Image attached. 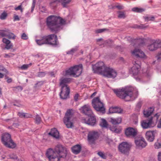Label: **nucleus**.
<instances>
[{"label": "nucleus", "instance_id": "f257e3e1", "mask_svg": "<svg viewBox=\"0 0 161 161\" xmlns=\"http://www.w3.org/2000/svg\"><path fill=\"white\" fill-rule=\"evenodd\" d=\"M66 148L61 145H58L54 150L48 149L46 155L50 161H60L61 158H64L66 156Z\"/></svg>", "mask_w": 161, "mask_h": 161}, {"label": "nucleus", "instance_id": "f03ea898", "mask_svg": "<svg viewBox=\"0 0 161 161\" xmlns=\"http://www.w3.org/2000/svg\"><path fill=\"white\" fill-rule=\"evenodd\" d=\"M92 69L95 72L99 73L108 78H114L117 75L116 72L114 69L105 67L102 62H98L92 65Z\"/></svg>", "mask_w": 161, "mask_h": 161}, {"label": "nucleus", "instance_id": "7ed1b4c3", "mask_svg": "<svg viewBox=\"0 0 161 161\" xmlns=\"http://www.w3.org/2000/svg\"><path fill=\"white\" fill-rule=\"evenodd\" d=\"M65 21L60 17L55 15L49 16L47 19V25L52 32L56 33L61 29V26Z\"/></svg>", "mask_w": 161, "mask_h": 161}, {"label": "nucleus", "instance_id": "20e7f679", "mask_svg": "<svg viewBox=\"0 0 161 161\" xmlns=\"http://www.w3.org/2000/svg\"><path fill=\"white\" fill-rule=\"evenodd\" d=\"M113 90L117 96L123 99H125L127 97L130 98H135L138 94V92L136 91L135 93L134 88L131 87H126L121 89H113Z\"/></svg>", "mask_w": 161, "mask_h": 161}, {"label": "nucleus", "instance_id": "39448f33", "mask_svg": "<svg viewBox=\"0 0 161 161\" xmlns=\"http://www.w3.org/2000/svg\"><path fill=\"white\" fill-rule=\"evenodd\" d=\"M82 71V65L80 64L70 68L63 72V75L65 76L72 75L74 77L79 76L81 73Z\"/></svg>", "mask_w": 161, "mask_h": 161}, {"label": "nucleus", "instance_id": "423d86ee", "mask_svg": "<svg viewBox=\"0 0 161 161\" xmlns=\"http://www.w3.org/2000/svg\"><path fill=\"white\" fill-rule=\"evenodd\" d=\"M2 141L3 143L6 147L14 148L16 147V145L11 139V135L8 133L3 134L2 137Z\"/></svg>", "mask_w": 161, "mask_h": 161}, {"label": "nucleus", "instance_id": "0eeeda50", "mask_svg": "<svg viewBox=\"0 0 161 161\" xmlns=\"http://www.w3.org/2000/svg\"><path fill=\"white\" fill-rule=\"evenodd\" d=\"M147 48L150 51H154L161 48V40L150 39L147 45Z\"/></svg>", "mask_w": 161, "mask_h": 161}, {"label": "nucleus", "instance_id": "6e6552de", "mask_svg": "<svg viewBox=\"0 0 161 161\" xmlns=\"http://www.w3.org/2000/svg\"><path fill=\"white\" fill-rule=\"evenodd\" d=\"M81 112L89 117L88 121H96L95 116L93 113L90 106L86 104L82 107L80 109Z\"/></svg>", "mask_w": 161, "mask_h": 161}, {"label": "nucleus", "instance_id": "1a4fd4ad", "mask_svg": "<svg viewBox=\"0 0 161 161\" xmlns=\"http://www.w3.org/2000/svg\"><path fill=\"white\" fill-rule=\"evenodd\" d=\"M92 105L94 108L97 111H99L103 114L105 113V109L104 104L101 101L99 97H95L93 99Z\"/></svg>", "mask_w": 161, "mask_h": 161}, {"label": "nucleus", "instance_id": "9d476101", "mask_svg": "<svg viewBox=\"0 0 161 161\" xmlns=\"http://www.w3.org/2000/svg\"><path fill=\"white\" fill-rule=\"evenodd\" d=\"M133 63L134 65L130 70V72L133 75H136L138 74L140 70V62L138 60L136 61L134 59Z\"/></svg>", "mask_w": 161, "mask_h": 161}, {"label": "nucleus", "instance_id": "9b49d317", "mask_svg": "<svg viewBox=\"0 0 161 161\" xmlns=\"http://www.w3.org/2000/svg\"><path fill=\"white\" fill-rule=\"evenodd\" d=\"M130 145L126 142H122L119 146V150L122 153L127 155L130 150Z\"/></svg>", "mask_w": 161, "mask_h": 161}, {"label": "nucleus", "instance_id": "f8f14e48", "mask_svg": "<svg viewBox=\"0 0 161 161\" xmlns=\"http://www.w3.org/2000/svg\"><path fill=\"white\" fill-rule=\"evenodd\" d=\"M98 137L99 134L97 132L94 131H90L87 136L88 142L90 144L94 143Z\"/></svg>", "mask_w": 161, "mask_h": 161}, {"label": "nucleus", "instance_id": "ddd939ff", "mask_svg": "<svg viewBox=\"0 0 161 161\" xmlns=\"http://www.w3.org/2000/svg\"><path fill=\"white\" fill-rule=\"evenodd\" d=\"M137 132L136 129L132 127H128L125 130L126 136L129 138L134 137L137 135Z\"/></svg>", "mask_w": 161, "mask_h": 161}, {"label": "nucleus", "instance_id": "4468645a", "mask_svg": "<svg viewBox=\"0 0 161 161\" xmlns=\"http://www.w3.org/2000/svg\"><path fill=\"white\" fill-rule=\"evenodd\" d=\"M47 44L57 45V36L55 34H51L46 36Z\"/></svg>", "mask_w": 161, "mask_h": 161}, {"label": "nucleus", "instance_id": "2eb2a0df", "mask_svg": "<svg viewBox=\"0 0 161 161\" xmlns=\"http://www.w3.org/2000/svg\"><path fill=\"white\" fill-rule=\"evenodd\" d=\"M135 143L136 146L139 148L145 147L147 145L145 139L142 136L136 138L135 140Z\"/></svg>", "mask_w": 161, "mask_h": 161}, {"label": "nucleus", "instance_id": "dca6fc26", "mask_svg": "<svg viewBox=\"0 0 161 161\" xmlns=\"http://www.w3.org/2000/svg\"><path fill=\"white\" fill-rule=\"evenodd\" d=\"M70 93L69 87H61V92L60 93V98L63 99H66L69 97Z\"/></svg>", "mask_w": 161, "mask_h": 161}, {"label": "nucleus", "instance_id": "f3484780", "mask_svg": "<svg viewBox=\"0 0 161 161\" xmlns=\"http://www.w3.org/2000/svg\"><path fill=\"white\" fill-rule=\"evenodd\" d=\"M156 124V121H141V125L143 129H147L154 127Z\"/></svg>", "mask_w": 161, "mask_h": 161}, {"label": "nucleus", "instance_id": "a211bd4d", "mask_svg": "<svg viewBox=\"0 0 161 161\" xmlns=\"http://www.w3.org/2000/svg\"><path fill=\"white\" fill-rule=\"evenodd\" d=\"M157 133L156 130L147 131L145 134L146 138L147 140L150 142H153L155 136Z\"/></svg>", "mask_w": 161, "mask_h": 161}, {"label": "nucleus", "instance_id": "6ab92c4d", "mask_svg": "<svg viewBox=\"0 0 161 161\" xmlns=\"http://www.w3.org/2000/svg\"><path fill=\"white\" fill-rule=\"evenodd\" d=\"M134 58H146V56L143 52L139 49H135L132 52Z\"/></svg>", "mask_w": 161, "mask_h": 161}, {"label": "nucleus", "instance_id": "aec40b11", "mask_svg": "<svg viewBox=\"0 0 161 161\" xmlns=\"http://www.w3.org/2000/svg\"><path fill=\"white\" fill-rule=\"evenodd\" d=\"M72 81V79L70 78H62L60 79V86L61 87H69L67 84Z\"/></svg>", "mask_w": 161, "mask_h": 161}, {"label": "nucleus", "instance_id": "412c9836", "mask_svg": "<svg viewBox=\"0 0 161 161\" xmlns=\"http://www.w3.org/2000/svg\"><path fill=\"white\" fill-rule=\"evenodd\" d=\"M74 112L72 109H68L65 113L64 121H69L74 116Z\"/></svg>", "mask_w": 161, "mask_h": 161}, {"label": "nucleus", "instance_id": "4be33fe9", "mask_svg": "<svg viewBox=\"0 0 161 161\" xmlns=\"http://www.w3.org/2000/svg\"><path fill=\"white\" fill-rule=\"evenodd\" d=\"M48 134L56 139H58L59 137V132L55 128L51 129Z\"/></svg>", "mask_w": 161, "mask_h": 161}, {"label": "nucleus", "instance_id": "5701e85b", "mask_svg": "<svg viewBox=\"0 0 161 161\" xmlns=\"http://www.w3.org/2000/svg\"><path fill=\"white\" fill-rule=\"evenodd\" d=\"M81 146L79 144L76 145L71 148L72 152L75 154L79 153L81 151Z\"/></svg>", "mask_w": 161, "mask_h": 161}, {"label": "nucleus", "instance_id": "b1692460", "mask_svg": "<svg viewBox=\"0 0 161 161\" xmlns=\"http://www.w3.org/2000/svg\"><path fill=\"white\" fill-rule=\"evenodd\" d=\"M123 110L120 108L115 107L110 108L109 110V112L110 113H122Z\"/></svg>", "mask_w": 161, "mask_h": 161}, {"label": "nucleus", "instance_id": "393cba45", "mask_svg": "<svg viewBox=\"0 0 161 161\" xmlns=\"http://www.w3.org/2000/svg\"><path fill=\"white\" fill-rule=\"evenodd\" d=\"M36 42L38 45H41L43 44H47L46 36H44L39 40H36Z\"/></svg>", "mask_w": 161, "mask_h": 161}, {"label": "nucleus", "instance_id": "a878e982", "mask_svg": "<svg viewBox=\"0 0 161 161\" xmlns=\"http://www.w3.org/2000/svg\"><path fill=\"white\" fill-rule=\"evenodd\" d=\"M154 110V108L153 107H150L147 109L143 111L144 115L146 117H148L152 114Z\"/></svg>", "mask_w": 161, "mask_h": 161}, {"label": "nucleus", "instance_id": "bb28decb", "mask_svg": "<svg viewBox=\"0 0 161 161\" xmlns=\"http://www.w3.org/2000/svg\"><path fill=\"white\" fill-rule=\"evenodd\" d=\"M83 122L89 126L92 127L96 126L97 124V121H83Z\"/></svg>", "mask_w": 161, "mask_h": 161}, {"label": "nucleus", "instance_id": "cd10ccee", "mask_svg": "<svg viewBox=\"0 0 161 161\" xmlns=\"http://www.w3.org/2000/svg\"><path fill=\"white\" fill-rule=\"evenodd\" d=\"M99 125L102 128H107L109 127L107 121H101Z\"/></svg>", "mask_w": 161, "mask_h": 161}, {"label": "nucleus", "instance_id": "c85d7f7f", "mask_svg": "<svg viewBox=\"0 0 161 161\" xmlns=\"http://www.w3.org/2000/svg\"><path fill=\"white\" fill-rule=\"evenodd\" d=\"M59 2L60 3V0H51L50 2V5L52 7H55Z\"/></svg>", "mask_w": 161, "mask_h": 161}, {"label": "nucleus", "instance_id": "c756f323", "mask_svg": "<svg viewBox=\"0 0 161 161\" xmlns=\"http://www.w3.org/2000/svg\"><path fill=\"white\" fill-rule=\"evenodd\" d=\"M132 10L134 12L137 13H141L145 11V9L143 8H138L137 7L132 8Z\"/></svg>", "mask_w": 161, "mask_h": 161}, {"label": "nucleus", "instance_id": "7c9ffc66", "mask_svg": "<svg viewBox=\"0 0 161 161\" xmlns=\"http://www.w3.org/2000/svg\"><path fill=\"white\" fill-rule=\"evenodd\" d=\"M8 31V30L6 29L4 30H0V36H6Z\"/></svg>", "mask_w": 161, "mask_h": 161}, {"label": "nucleus", "instance_id": "2f4dec72", "mask_svg": "<svg viewBox=\"0 0 161 161\" xmlns=\"http://www.w3.org/2000/svg\"><path fill=\"white\" fill-rule=\"evenodd\" d=\"M6 36L9 39H14L15 37V35L13 33L9 32L8 30Z\"/></svg>", "mask_w": 161, "mask_h": 161}, {"label": "nucleus", "instance_id": "473e14b6", "mask_svg": "<svg viewBox=\"0 0 161 161\" xmlns=\"http://www.w3.org/2000/svg\"><path fill=\"white\" fill-rule=\"evenodd\" d=\"M64 123L68 128H72L73 126V123L71 121H64Z\"/></svg>", "mask_w": 161, "mask_h": 161}, {"label": "nucleus", "instance_id": "72a5a7b5", "mask_svg": "<svg viewBox=\"0 0 161 161\" xmlns=\"http://www.w3.org/2000/svg\"><path fill=\"white\" fill-rule=\"evenodd\" d=\"M118 18H125L126 17V16L125 13L123 12L119 11L118 12Z\"/></svg>", "mask_w": 161, "mask_h": 161}, {"label": "nucleus", "instance_id": "f704fd0d", "mask_svg": "<svg viewBox=\"0 0 161 161\" xmlns=\"http://www.w3.org/2000/svg\"><path fill=\"white\" fill-rule=\"evenodd\" d=\"M144 19L146 21H153L154 17L153 16H146L144 17Z\"/></svg>", "mask_w": 161, "mask_h": 161}, {"label": "nucleus", "instance_id": "c9c22d12", "mask_svg": "<svg viewBox=\"0 0 161 161\" xmlns=\"http://www.w3.org/2000/svg\"><path fill=\"white\" fill-rule=\"evenodd\" d=\"M71 0H60V3L64 7H65L67 4L69 3Z\"/></svg>", "mask_w": 161, "mask_h": 161}, {"label": "nucleus", "instance_id": "e433bc0d", "mask_svg": "<svg viewBox=\"0 0 161 161\" xmlns=\"http://www.w3.org/2000/svg\"><path fill=\"white\" fill-rule=\"evenodd\" d=\"M7 13L5 11H4L0 16V19L2 20L5 19L7 17Z\"/></svg>", "mask_w": 161, "mask_h": 161}, {"label": "nucleus", "instance_id": "4c0bfd02", "mask_svg": "<svg viewBox=\"0 0 161 161\" xmlns=\"http://www.w3.org/2000/svg\"><path fill=\"white\" fill-rule=\"evenodd\" d=\"M77 50V48L76 47L72 48L70 50L68 51L67 52V54H73L76 52Z\"/></svg>", "mask_w": 161, "mask_h": 161}, {"label": "nucleus", "instance_id": "58836bf2", "mask_svg": "<svg viewBox=\"0 0 161 161\" xmlns=\"http://www.w3.org/2000/svg\"><path fill=\"white\" fill-rule=\"evenodd\" d=\"M31 65V63L28 64H24L20 67V68L22 70H25L28 69Z\"/></svg>", "mask_w": 161, "mask_h": 161}, {"label": "nucleus", "instance_id": "ea45409f", "mask_svg": "<svg viewBox=\"0 0 161 161\" xmlns=\"http://www.w3.org/2000/svg\"><path fill=\"white\" fill-rule=\"evenodd\" d=\"M159 116V115L158 113L156 114L154 116L152 117L148 121H152L153 120H156L157 121L158 118Z\"/></svg>", "mask_w": 161, "mask_h": 161}, {"label": "nucleus", "instance_id": "a19ab883", "mask_svg": "<svg viewBox=\"0 0 161 161\" xmlns=\"http://www.w3.org/2000/svg\"><path fill=\"white\" fill-rule=\"evenodd\" d=\"M97 44H99V45H101L104 43V42L102 38L97 39Z\"/></svg>", "mask_w": 161, "mask_h": 161}, {"label": "nucleus", "instance_id": "79ce46f5", "mask_svg": "<svg viewBox=\"0 0 161 161\" xmlns=\"http://www.w3.org/2000/svg\"><path fill=\"white\" fill-rule=\"evenodd\" d=\"M107 29H98L95 30V31L96 33H102L103 32H104Z\"/></svg>", "mask_w": 161, "mask_h": 161}, {"label": "nucleus", "instance_id": "37998d69", "mask_svg": "<svg viewBox=\"0 0 161 161\" xmlns=\"http://www.w3.org/2000/svg\"><path fill=\"white\" fill-rule=\"evenodd\" d=\"M9 157L11 158L14 159V160L17 159L18 158V157L14 153H12L10 154Z\"/></svg>", "mask_w": 161, "mask_h": 161}, {"label": "nucleus", "instance_id": "c03bdc74", "mask_svg": "<svg viewBox=\"0 0 161 161\" xmlns=\"http://www.w3.org/2000/svg\"><path fill=\"white\" fill-rule=\"evenodd\" d=\"M98 155H99L100 157L103 159H105L106 158V157L104 153L101 152H100L98 153H97Z\"/></svg>", "mask_w": 161, "mask_h": 161}, {"label": "nucleus", "instance_id": "a18cd8bd", "mask_svg": "<svg viewBox=\"0 0 161 161\" xmlns=\"http://www.w3.org/2000/svg\"><path fill=\"white\" fill-rule=\"evenodd\" d=\"M161 147V143L158 142H156L154 144V147L156 149H158Z\"/></svg>", "mask_w": 161, "mask_h": 161}, {"label": "nucleus", "instance_id": "49530a36", "mask_svg": "<svg viewBox=\"0 0 161 161\" xmlns=\"http://www.w3.org/2000/svg\"><path fill=\"white\" fill-rule=\"evenodd\" d=\"M118 8L119 9L121 10L124 9V7L123 6L118 5L116 6H112V8L113 9L114 8Z\"/></svg>", "mask_w": 161, "mask_h": 161}, {"label": "nucleus", "instance_id": "de8ad7c7", "mask_svg": "<svg viewBox=\"0 0 161 161\" xmlns=\"http://www.w3.org/2000/svg\"><path fill=\"white\" fill-rule=\"evenodd\" d=\"M0 71H3L6 74H8L7 70L3 66L0 65Z\"/></svg>", "mask_w": 161, "mask_h": 161}, {"label": "nucleus", "instance_id": "09e8293b", "mask_svg": "<svg viewBox=\"0 0 161 161\" xmlns=\"http://www.w3.org/2000/svg\"><path fill=\"white\" fill-rule=\"evenodd\" d=\"M2 41L4 43L6 44H8L10 43V41L9 40L5 38H3Z\"/></svg>", "mask_w": 161, "mask_h": 161}, {"label": "nucleus", "instance_id": "8fccbe9b", "mask_svg": "<svg viewBox=\"0 0 161 161\" xmlns=\"http://www.w3.org/2000/svg\"><path fill=\"white\" fill-rule=\"evenodd\" d=\"M46 74L45 72H39L38 74V76L39 77H43L45 76Z\"/></svg>", "mask_w": 161, "mask_h": 161}, {"label": "nucleus", "instance_id": "3c124183", "mask_svg": "<svg viewBox=\"0 0 161 161\" xmlns=\"http://www.w3.org/2000/svg\"><path fill=\"white\" fill-rule=\"evenodd\" d=\"M12 46V44L10 43H9L8 44H6L5 48L7 49H9L11 48Z\"/></svg>", "mask_w": 161, "mask_h": 161}, {"label": "nucleus", "instance_id": "603ef678", "mask_svg": "<svg viewBox=\"0 0 161 161\" xmlns=\"http://www.w3.org/2000/svg\"><path fill=\"white\" fill-rule=\"evenodd\" d=\"M80 96L78 93H76L74 96V99L75 101H77L78 100V98Z\"/></svg>", "mask_w": 161, "mask_h": 161}, {"label": "nucleus", "instance_id": "864d4df0", "mask_svg": "<svg viewBox=\"0 0 161 161\" xmlns=\"http://www.w3.org/2000/svg\"><path fill=\"white\" fill-rule=\"evenodd\" d=\"M15 9L16 10H20L21 12H22L23 11V9L22 8V6L21 5L19 6L18 7L15 8Z\"/></svg>", "mask_w": 161, "mask_h": 161}, {"label": "nucleus", "instance_id": "5fc2aeb1", "mask_svg": "<svg viewBox=\"0 0 161 161\" xmlns=\"http://www.w3.org/2000/svg\"><path fill=\"white\" fill-rule=\"evenodd\" d=\"M28 38V36L26 35V34L25 33H23L22 36H21V38L22 39H24V40H26Z\"/></svg>", "mask_w": 161, "mask_h": 161}, {"label": "nucleus", "instance_id": "6e6d98bb", "mask_svg": "<svg viewBox=\"0 0 161 161\" xmlns=\"http://www.w3.org/2000/svg\"><path fill=\"white\" fill-rule=\"evenodd\" d=\"M18 115L21 118H24L25 113L23 112H19L18 113Z\"/></svg>", "mask_w": 161, "mask_h": 161}, {"label": "nucleus", "instance_id": "4d7b16f0", "mask_svg": "<svg viewBox=\"0 0 161 161\" xmlns=\"http://www.w3.org/2000/svg\"><path fill=\"white\" fill-rule=\"evenodd\" d=\"M32 117V115L31 114L25 113V117L24 118H30Z\"/></svg>", "mask_w": 161, "mask_h": 161}, {"label": "nucleus", "instance_id": "13d9d810", "mask_svg": "<svg viewBox=\"0 0 161 161\" xmlns=\"http://www.w3.org/2000/svg\"><path fill=\"white\" fill-rule=\"evenodd\" d=\"M156 58L157 60L158 61H161V52L159 53L156 56Z\"/></svg>", "mask_w": 161, "mask_h": 161}, {"label": "nucleus", "instance_id": "bf43d9fd", "mask_svg": "<svg viewBox=\"0 0 161 161\" xmlns=\"http://www.w3.org/2000/svg\"><path fill=\"white\" fill-rule=\"evenodd\" d=\"M36 0H33V3L31 7V11H32L35 8Z\"/></svg>", "mask_w": 161, "mask_h": 161}, {"label": "nucleus", "instance_id": "052dcab7", "mask_svg": "<svg viewBox=\"0 0 161 161\" xmlns=\"http://www.w3.org/2000/svg\"><path fill=\"white\" fill-rule=\"evenodd\" d=\"M132 119L134 121L138 120V116L137 114H134L132 115Z\"/></svg>", "mask_w": 161, "mask_h": 161}, {"label": "nucleus", "instance_id": "680f3d73", "mask_svg": "<svg viewBox=\"0 0 161 161\" xmlns=\"http://www.w3.org/2000/svg\"><path fill=\"white\" fill-rule=\"evenodd\" d=\"M142 102H139L137 104V107L138 108H140L142 105Z\"/></svg>", "mask_w": 161, "mask_h": 161}, {"label": "nucleus", "instance_id": "e2e57ef3", "mask_svg": "<svg viewBox=\"0 0 161 161\" xmlns=\"http://www.w3.org/2000/svg\"><path fill=\"white\" fill-rule=\"evenodd\" d=\"M158 161H161V152L158 153Z\"/></svg>", "mask_w": 161, "mask_h": 161}, {"label": "nucleus", "instance_id": "0e129e2a", "mask_svg": "<svg viewBox=\"0 0 161 161\" xmlns=\"http://www.w3.org/2000/svg\"><path fill=\"white\" fill-rule=\"evenodd\" d=\"M122 119L120 117H118L116 119H112L111 121H121Z\"/></svg>", "mask_w": 161, "mask_h": 161}, {"label": "nucleus", "instance_id": "69168bd1", "mask_svg": "<svg viewBox=\"0 0 161 161\" xmlns=\"http://www.w3.org/2000/svg\"><path fill=\"white\" fill-rule=\"evenodd\" d=\"M113 124H118L121 123V121H111Z\"/></svg>", "mask_w": 161, "mask_h": 161}, {"label": "nucleus", "instance_id": "338daca9", "mask_svg": "<svg viewBox=\"0 0 161 161\" xmlns=\"http://www.w3.org/2000/svg\"><path fill=\"white\" fill-rule=\"evenodd\" d=\"M157 127L158 128H161V121H158Z\"/></svg>", "mask_w": 161, "mask_h": 161}, {"label": "nucleus", "instance_id": "774afa93", "mask_svg": "<svg viewBox=\"0 0 161 161\" xmlns=\"http://www.w3.org/2000/svg\"><path fill=\"white\" fill-rule=\"evenodd\" d=\"M36 121H40L41 120V117L39 115H36Z\"/></svg>", "mask_w": 161, "mask_h": 161}]
</instances>
